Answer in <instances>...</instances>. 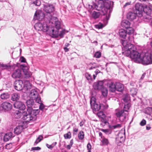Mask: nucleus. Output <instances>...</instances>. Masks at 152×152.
I'll return each instance as SVG.
<instances>
[{"label": "nucleus", "mask_w": 152, "mask_h": 152, "mask_svg": "<svg viewBox=\"0 0 152 152\" xmlns=\"http://www.w3.org/2000/svg\"><path fill=\"white\" fill-rule=\"evenodd\" d=\"M101 121L102 122V124H104V125L105 124H106L107 123V121L106 120V119H105V118H101Z\"/></svg>", "instance_id": "bf43d9fd"}, {"label": "nucleus", "mask_w": 152, "mask_h": 152, "mask_svg": "<svg viewBox=\"0 0 152 152\" xmlns=\"http://www.w3.org/2000/svg\"><path fill=\"white\" fill-rule=\"evenodd\" d=\"M87 147V149L88 150V152H91V146L90 143H89L88 144Z\"/></svg>", "instance_id": "4d7b16f0"}, {"label": "nucleus", "mask_w": 152, "mask_h": 152, "mask_svg": "<svg viewBox=\"0 0 152 152\" xmlns=\"http://www.w3.org/2000/svg\"><path fill=\"white\" fill-rule=\"evenodd\" d=\"M89 66H91V67H90L89 68V70H91L93 69H95L97 67L96 64L95 63H91L89 64Z\"/></svg>", "instance_id": "79ce46f5"}, {"label": "nucleus", "mask_w": 152, "mask_h": 152, "mask_svg": "<svg viewBox=\"0 0 152 152\" xmlns=\"http://www.w3.org/2000/svg\"><path fill=\"white\" fill-rule=\"evenodd\" d=\"M100 90H101L102 95L104 97H106L107 94V89L103 87V88L102 89H100Z\"/></svg>", "instance_id": "473e14b6"}, {"label": "nucleus", "mask_w": 152, "mask_h": 152, "mask_svg": "<svg viewBox=\"0 0 152 152\" xmlns=\"http://www.w3.org/2000/svg\"><path fill=\"white\" fill-rule=\"evenodd\" d=\"M65 31L64 30H62L60 31L59 30H58V36H60L61 37H62L65 34Z\"/></svg>", "instance_id": "a18cd8bd"}, {"label": "nucleus", "mask_w": 152, "mask_h": 152, "mask_svg": "<svg viewBox=\"0 0 152 152\" xmlns=\"http://www.w3.org/2000/svg\"><path fill=\"white\" fill-rule=\"evenodd\" d=\"M23 129V127L22 126H17L14 129V133L17 135L20 134Z\"/></svg>", "instance_id": "a878e982"}, {"label": "nucleus", "mask_w": 152, "mask_h": 152, "mask_svg": "<svg viewBox=\"0 0 152 152\" xmlns=\"http://www.w3.org/2000/svg\"><path fill=\"white\" fill-rule=\"evenodd\" d=\"M53 23H50L48 20V24L47 26V30L46 32L53 37H58V30L61 29V23L56 17L52 18Z\"/></svg>", "instance_id": "f03ea898"}, {"label": "nucleus", "mask_w": 152, "mask_h": 152, "mask_svg": "<svg viewBox=\"0 0 152 152\" xmlns=\"http://www.w3.org/2000/svg\"><path fill=\"white\" fill-rule=\"evenodd\" d=\"M102 131L104 133H107L109 132V130L108 129H102Z\"/></svg>", "instance_id": "338daca9"}, {"label": "nucleus", "mask_w": 152, "mask_h": 152, "mask_svg": "<svg viewBox=\"0 0 152 152\" xmlns=\"http://www.w3.org/2000/svg\"><path fill=\"white\" fill-rule=\"evenodd\" d=\"M1 98L3 99H7L10 96V95L8 93H4L1 95Z\"/></svg>", "instance_id": "2f4dec72"}, {"label": "nucleus", "mask_w": 152, "mask_h": 152, "mask_svg": "<svg viewBox=\"0 0 152 152\" xmlns=\"http://www.w3.org/2000/svg\"><path fill=\"white\" fill-rule=\"evenodd\" d=\"M84 137V133L83 131H80L78 134V138L80 140H83Z\"/></svg>", "instance_id": "72a5a7b5"}, {"label": "nucleus", "mask_w": 152, "mask_h": 152, "mask_svg": "<svg viewBox=\"0 0 152 152\" xmlns=\"http://www.w3.org/2000/svg\"><path fill=\"white\" fill-rule=\"evenodd\" d=\"M14 106L15 107L21 110H24L26 108V106L24 104L20 101L15 102L14 104Z\"/></svg>", "instance_id": "dca6fc26"}, {"label": "nucleus", "mask_w": 152, "mask_h": 152, "mask_svg": "<svg viewBox=\"0 0 152 152\" xmlns=\"http://www.w3.org/2000/svg\"><path fill=\"white\" fill-rule=\"evenodd\" d=\"M34 4L37 6H39L41 4V2L39 0H36L34 2Z\"/></svg>", "instance_id": "6e6d98bb"}, {"label": "nucleus", "mask_w": 152, "mask_h": 152, "mask_svg": "<svg viewBox=\"0 0 152 152\" xmlns=\"http://www.w3.org/2000/svg\"><path fill=\"white\" fill-rule=\"evenodd\" d=\"M31 111L26 110L23 113V119L26 122L35 121L31 116V115L30 113Z\"/></svg>", "instance_id": "1a4fd4ad"}, {"label": "nucleus", "mask_w": 152, "mask_h": 152, "mask_svg": "<svg viewBox=\"0 0 152 152\" xmlns=\"http://www.w3.org/2000/svg\"><path fill=\"white\" fill-rule=\"evenodd\" d=\"M143 11H144V7L143 5L139 3H136L135 6L134 12L137 14V16L141 17Z\"/></svg>", "instance_id": "423d86ee"}, {"label": "nucleus", "mask_w": 152, "mask_h": 152, "mask_svg": "<svg viewBox=\"0 0 152 152\" xmlns=\"http://www.w3.org/2000/svg\"><path fill=\"white\" fill-rule=\"evenodd\" d=\"M45 107V106L42 103H40L39 105V108L40 110H43L44 108Z\"/></svg>", "instance_id": "680f3d73"}, {"label": "nucleus", "mask_w": 152, "mask_h": 152, "mask_svg": "<svg viewBox=\"0 0 152 152\" xmlns=\"http://www.w3.org/2000/svg\"><path fill=\"white\" fill-rule=\"evenodd\" d=\"M20 68H22L24 75V77L28 78L31 77L32 75L31 73L28 71V68L26 66L23 65H20Z\"/></svg>", "instance_id": "f8f14e48"}, {"label": "nucleus", "mask_w": 152, "mask_h": 152, "mask_svg": "<svg viewBox=\"0 0 152 152\" xmlns=\"http://www.w3.org/2000/svg\"><path fill=\"white\" fill-rule=\"evenodd\" d=\"M39 95L38 92L35 89H32L29 94V97L30 98L34 99L37 97Z\"/></svg>", "instance_id": "4be33fe9"}, {"label": "nucleus", "mask_w": 152, "mask_h": 152, "mask_svg": "<svg viewBox=\"0 0 152 152\" xmlns=\"http://www.w3.org/2000/svg\"><path fill=\"white\" fill-rule=\"evenodd\" d=\"M99 15V12H96L95 11H94L92 14V17L95 19L98 18Z\"/></svg>", "instance_id": "c9c22d12"}, {"label": "nucleus", "mask_w": 152, "mask_h": 152, "mask_svg": "<svg viewBox=\"0 0 152 152\" xmlns=\"http://www.w3.org/2000/svg\"><path fill=\"white\" fill-rule=\"evenodd\" d=\"M105 82L106 83L107 86L109 87L110 91L113 92L115 91L116 90L115 84H114L111 80L105 81Z\"/></svg>", "instance_id": "4468645a"}, {"label": "nucleus", "mask_w": 152, "mask_h": 152, "mask_svg": "<svg viewBox=\"0 0 152 152\" xmlns=\"http://www.w3.org/2000/svg\"><path fill=\"white\" fill-rule=\"evenodd\" d=\"M95 98L92 97L90 101V104L93 111H99L101 108V104L99 102H96Z\"/></svg>", "instance_id": "6e6552de"}, {"label": "nucleus", "mask_w": 152, "mask_h": 152, "mask_svg": "<svg viewBox=\"0 0 152 152\" xmlns=\"http://www.w3.org/2000/svg\"><path fill=\"white\" fill-rule=\"evenodd\" d=\"M31 113H30L33 118L35 121L37 119V115H38L39 112V110L38 109L33 110V108L31 111Z\"/></svg>", "instance_id": "393cba45"}, {"label": "nucleus", "mask_w": 152, "mask_h": 152, "mask_svg": "<svg viewBox=\"0 0 152 152\" xmlns=\"http://www.w3.org/2000/svg\"><path fill=\"white\" fill-rule=\"evenodd\" d=\"M97 115L99 118H105L106 117V115L104 113L101 111L97 113Z\"/></svg>", "instance_id": "4c0bfd02"}, {"label": "nucleus", "mask_w": 152, "mask_h": 152, "mask_svg": "<svg viewBox=\"0 0 152 152\" xmlns=\"http://www.w3.org/2000/svg\"><path fill=\"white\" fill-rule=\"evenodd\" d=\"M103 25H97L96 26V27L99 29H100L102 28Z\"/></svg>", "instance_id": "69168bd1"}, {"label": "nucleus", "mask_w": 152, "mask_h": 152, "mask_svg": "<svg viewBox=\"0 0 152 152\" xmlns=\"http://www.w3.org/2000/svg\"><path fill=\"white\" fill-rule=\"evenodd\" d=\"M22 76V70L20 69L15 70L12 75V77L15 79L19 78Z\"/></svg>", "instance_id": "2eb2a0df"}, {"label": "nucleus", "mask_w": 152, "mask_h": 152, "mask_svg": "<svg viewBox=\"0 0 152 152\" xmlns=\"http://www.w3.org/2000/svg\"><path fill=\"white\" fill-rule=\"evenodd\" d=\"M121 127V124H118L116 125L112 126H109V128L112 129H114L117 128H120Z\"/></svg>", "instance_id": "58836bf2"}, {"label": "nucleus", "mask_w": 152, "mask_h": 152, "mask_svg": "<svg viewBox=\"0 0 152 152\" xmlns=\"http://www.w3.org/2000/svg\"><path fill=\"white\" fill-rule=\"evenodd\" d=\"M104 82L103 81H99L94 83L93 86L95 90H100L103 88Z\"/></svg>", "instance_id": "f3484780"}, {"label": "nucleus", "mask_w": 152, "mask_h": 152, "mask_svg": "<svg viewBox=\"0 0 152 152\" xmlns=\"http://www.w3.org/2000/svg\"><path fill=\"white\" fill-rule=\"evenodd\" d=\"M117 140L118 141H119L120 143H122L124 141V138L123 136H121L118 137Z\"/></svg>", "instance_id": "3c124183"}, {"label": "nucleus", "mask_w": 152, "mask_h": 152, "mask_svg": "<svg viewBox=\"0 0 152 152\" xmlns=\"http://www.w3.org/2000/svg\"><path fill=\"white\" fill-rule=\"evenodd\" d=\"M21 115V113L19 111H16L14 114V117L16 118H20Z\"/></svg>", "instance_id": "f704fd0d"}, {"label": "nucleus", "mask_w": 152, "mask_h": 152, "mask_svg": "<svg viewBox=\"0 0 152 152\" xmlns=\"http://www.w3.org/2000/svg\"><path fill=\"white\" fill-rule=\"evenodd\" d=\"M96 3H92L91 4H88L89 8L91 9H95Z\"/></svg>", "instance_id": "09e8293b"}, {"label": "nucleus", "mask_w": 152, "mask_h": 152, "mask_svg": "<svg viewBox=\"0 0 152 152\" xmlns=\"http://www.w3.org/2000/svg\"><path fill=\"white\" fill-rule=\"evenodd\" d=\"M48 24L45 23L39 22L35 24L34 27L38 31H42L45 32L47 30Z\"/></svg>", "instance_id": "0eeeda50"}, {"label": "nucleus", "mask_w": 152, "mask_h": 152, "mask_svg": "<svg viewBox=\"0 0 152 152\" xmlns=\"http://www.w3.org/2000/svg\"><path fill=\"white\" fill-rule=\"evenodd\" d=\"M23 86V89L27 90L31 88V85L28 81L26 80L24 81Z\"/></svg>", "instance_id": "5701e85b"}, {"label": "nucleus", "mask_w": 152, "mask_h": 152, "mask_svg": "<svg viewBox=\"0 0 152 152\" xmlns=\"http://www.w3.org/2000/svg\"><path fill=\"white\" fill-rule=\"evenodd\" d=\"M137 16V15L136 14V12H130L127 14V18L130 20H132L136 18Z\"/></svg>", "instance_id": "aec40b11"}, {"label": "nucleus", "mask_w": 152, "mask_h": 152, "mask_svg": "<svg viewBox=\"0 0 152 152\" xmlns=\"http://www.w3.org/2000/svg\"><path fill=\"white\" fill-rule=\"evenodd\" d=\"M26 104L27 106L26 110L31 111L33 107H34V99H32L27 100L26 102Z\"/></svg>", "instance_id": "a211bd4d"}, {"label": "nucleus", "mask_w": 152, "mask_h": 152, "mask_svg": "<svg viewBox=\"0 0 152 152\" xmlns=\"http://www.w3.org/2000/svg\"><path fill=\"white\" fill-rule=\"evenodd\" d=\"M35 100V101L36 102L40 104L41 103V98L40 96H39V95L36 98H34V100Z\"/></svg>", "instance_id": "8fccbe9b"}, {"label": "nucleus", "mask_w": 152, "mask_h": 152, "mask_svg": "<svg viewBox=\"0 0 152 152\" xmlns=\"http://www.w3.org/2000/svg\"><path fill=\"white\" fill-rule=\"evenodd\" d=\"M104 1L100 0L98 1L97 3L96 4L95 9L100 11V14L103 15L104 14Z\"/></svg>", "instance_id": "9b49d317"}, {"label": "nucleus", "mask_w": 152, "mask_h": 152, "mask_svg": "<svg viewBox=\"0 0 152 152\" xmlns=\"http://www.w3.org/2000/svg\"><path fill=\"white\" fill-rule=\"evenodd\" d=\"M6 148L7 149H9L11 148L12 147V143H10L7 144L5 146Z\"/></svg>", "instance_id": "5fc2aeb1"}, {"label": "nucleus", "mask_w": 152, "mask_h": 152, "mask_svg": "<svg viewBox=\"0 0 152 152\" xmlns=\"http://www.w3.org/2000/svg\"><path fill=\"white\" fill-rule=\"evenodd\" d=\"M119 33L120 36L123 39L125 38L127 34L126 30L123 29L119 30Z\"/></svg>", "instance_id": "bb28decb"}, {"label": "nucleus", "mask_w": 152, "mask_h": 152, "mask_svg": "<svg viewBox=\"0 0 152 152\" xmlns=\"http://www.w3.org/2000/svg\"><path fill=\"white\" fill-rule=\"evenodd\" d=\"M100 72V71L98 69H96L95 72V73L96 75H97Z\"/></svg>", "instance_id": "774afa93"}, {"label": "nucleus", "mask_w": 152, "mask_h": 152, "mask_svg": "<svg viewBox=\"0 0 152 152\" xmlns=\"http://www.w3.org/2000/svg\"><path fill=\"white\" fill-rule=\"evenodd\" d=\"M130 22L127 20H123L121 23V26L123 28H129L130 26Z\"/></svg>", "instance_id": "b1692460"}, {"label": "nucleus", "mask_w": 152, "mask_h": 152, "mask_svg": "<svg viewBox=\"0 0 152 152\" xmlns=\"http://www.w3.org/2000/svg\"><path fill=\"white\" fill-rule=\"evenodd\" d=\"M116 90L119 91H122L124 89V86L122 84L119 83H115Z\"/></svg>", "instance_id": "cd10ccee"}, {"label": "nucleus", "mask_w": 152, "mask_h": 152, "mask_svg": "<svg viewBox=\"0 0 152 152\" xmlns=\"http://www.w3.org/2000/svg\"><path fill=\"white\" fill-rule=\"evenodd\" d=\"M43 137L41 135L39 136L35 142V144L36 145L42 139Z\"/></svg>", "instance_id": "c03bdc74"}, {"label": "nucleus", "mask_w": 152, "mask_h": 152, "mask_svg": "<svg viewBox=\"0 0 152 152\" xmlns=\"http://www.w3.org/2000/svg\"><path fill=\"white\" fill-rule=\"evenodd\" d=\"M128 112H126L124 110H121L116 112L115 115L118 119L121 122H124L128 119Z\"/></svg>", "instance_id": "39448f33"}, {"label": "nucleus", "mask_w": 152, "mask_h": 152, "mask_svg": "<svg viewBox=\"0 0 152 152\" xmlns=\"http://www.w3.org/2000/svg\"><path fill=\"white\" fill-rule=\"evenodd\" d=\"M102 145L103 146L107 145L109 144V142L108 139L103 137L101 140Z\"/></svg>", "instance_id": "c756f323"}, {"label": "nucleus", "mask_w": 152, "mask_h": 152, "mask_svg": "<svg viewBox=\"0 0 152 152\" xmlns=\"http://www.w3.org/2000/svg\"><path fill=\"white\" fill-rule=\"evenodd\" d=\"M123 99L124 102H126L130 100V98L128 96V95H126Z\"/></svg>", "instance_id": "603ef678"}, {"label": "nucleus", "mask_w": 152, "mask_h": 152, "mask_svg": "<svg viewBox=\"0 0 152 152\" xmlns=\"http://www.w3.org/2000/svg\"><path fill=\"white\" fill-rule=\"evenodd\" d=\"M8 66L6 64L0 63V68H2V69H6L8 68Z\"/></svg>", "instance_id": "864d4df0"}, {"label": "nucleus", "mask_w": 152, "mask_h": 152, "mask_svg": "<svg viewBox=\"0 0 152 152\" xmlns=\"http://www.w3.org/2000/svg\"><path fill=\"white\" fill-rule=\"evenodd\" d=\"M85 77L89 81H91L92 80V78L90 74L88 73L85 74Z\"/></svg>", "instance_id": "a19ab883"}, {"label": "nucleus", "mask_w": 152, "mask_h": 152, "mask_svg": "<svg viewBox=\"0 0 152 152\" xmlns=\"http://www.w3.org/2000/svg\"><path fill=\"white\" fill-rule=\"evenodd\" d=\"M23 82L21 80H16L14 83V88L18 91H20L23 88Z\"/></svg>", "instance_id": "ddd939ff"}, {"label": "nucleus", "mask_w": 152, "mask_h": 152, "mask_svg": "<svg viewBox=\"0 0 152 152\" xmlns=\"http://www.w3.org/2000/svg\"><path fill=\"white\" fill-rule=\"evenodd\" d=\"M123 48V54L126 56H129L132 59H134V61L139 63L142 54H140L136 50L133 45L130 43H127L126 40H123L122 43Z\"/></svg>", "instance_id": "f257e3e1"}, {"label": "nucleus", "mask_w": 152, "mask_h": 152, "mask_svg": "<svg viewBox=\"0 0 152 152\" xmlns=\"http://www.w3.org/2000/svg\"><path fill=\"white\" fill-rule=\"evenodd\" d=\"M14 136L13 135L12 133V132H9L6 134L4 137V141L7 142L9 141L13 138Z\"/></svg>", "instance_id": "412c9836"}, {"label": "nucleus", "mask_w": 152, "mask_h": 152, "mask_svg": "<svg viewBox=\"0 0 152 152\" xmlns=\"http://www.w3.org/2000/svg\"><path fill=\"white\" fill-rule=\"evenodd\" d=\"M73 131L74 132H77L78 131V128H77L76 127H74L73 128Z\"/></svg>", "instance_id": "0e129e2a"}, {"label": "nucleus", "mask_w": 152, "mask_h": 152, "mask_svg": "<svg viewBox=\"0 0 152 152\" xmlns=\"http://www.w3.org/2000/svg\"><path fill=\"white\" fill-rule=\"evenodd\" d=\"M104 12L103 14L104 15H106L105 19L107 21L109 19L110 12L111 4L110 1H104Z\"/></svg>", "instance_id": "20e7f679"}, {"label": "nucleus", "mask_w": 152, "mask_h": 152, "mask_svg": "<svg viewBox=\"0 0 152 152\" xmlns=\"http://www.w3.org/2000/svg\"><path fill=\"white\" fill-rule=\"evenodd\" d=\"M64 137L65 139H70L71 137V133L70 132H68L67 133L64 135Z\"/></svg>", "instance_id": "37998d69"}, {"label": "nucleus", "mask_w": 152, "mask_h": 152, "mask_svg": "<svg viewBox=\"0 0 152 152\" xmlns=\"http://www.w3.org/2000/svg\"><path fill=\"white\" fill-rule=\"evenodd\" d=\"M41 149V148L39 147H33L31 149V151L39 150Z\"/></svg>", "instance_id": "052dcab7"}, {"label": "nucleus", "mask_w": 152, "mask_h": 152, "mask_svg": "<svg viewBox=\"0 0 152 152\" xmlns=\"http://www.w3.org/2000/svg\"><path fill=\"white\" fill-rule=\"evenodd\" d=\"M44 10L46 12V14L45 15V18H47L48 20H49L50 23H53V21H52V18L55 17L52 16V15L53 14V12L54 11V6L49 4H47L44 5Z\"/></svg>", "instance_id": "7ed1b4c3"}, {"label": "nucleus", "mask_w": 152, "mask_h": 152, "mask_svg": "<svg viewBox=\"0 0 152 152\" xmlns=\"http://www.w3.org/2000/svg\"><path fill=\"white\" fill-rule=\"evenodd\" d=\"M101 53L100 52L97 51L95 53L94 55V57L97 58H99L101 56Z\"/></svg>", "instance_id": "de8ad7c7"}, {"label": "nucleus", "mask_w": 152, "mask_h": 152, "mask_svg": "<svg viewBox=\"0 0 152 152\" xmlns=\"http://www.w3.org/2000/svg\"><path fill=\"white\" fill-rule=\"evenodd\" d=\"M130 104H125L124 106V111L126 112H128V110L129 109L130 107Z\"/></svg>", "instance_id": "ea45409f"}, {"label": "nucleus", "mask_w": 152, "mask_h": 152, "mask_svg": "<svg viewBox=\"0 0 152 152\" xmlns=\"http://www.w3.org/2000/svg\"><path fill=\"white\" fill-rule=\"evenodd\" d=\"M20 97V95L16 93H14L12 95L11 99L13 101L18 100Z\"/></svg>", "instance_id": "c85d7f7f"}, {"label": "nucleus", "mask_w": 152, "mask_h": 152, "mask_svg": "<svg viewBox=\"0 0 152 152\" xmlns=\"http://www.w3.org/2000/svg\"><path fill=\"white\" fill-rule=\"evenodd\" d=\"M146 121L144 119H143L140 122V124L141 126H144L146 124Z\"/></svg>", "instance_id": "13d9d810"}, {"label": "nucleus", "mask_w": 152, "mask_h": 152, "mask_svg": "<svg viewBox=\"0 0 152 152\" xmlns=\"http://www.w3.org/2000/svg\"><path fill=\"white\" fill-rule=\"evenodd\" d=\"M40 15V14L36 12L35 13L34 20H40L42 18V16H41Z\"/></svg>", "instance_id": "7c9ffc66"}, {"label": "nucleus", "mask_w": 152, "mask_h": 152, "mask_svg": "<svg viewBox=\"0 0 152 152\" xmlns=\"http://www.w3.org/2000/svg\"><path fill=\"white\" fill-rule=\"evenodd\" d=\"M140 61L139 63H141L143 65H147L152 64V61L149 55L146 54L144 56L142 55L140 58Z\"/></svg>", "instance_id": "9d476101"}, {"label": "nucleus", "mask_w": 152, "mask_h": 152, "mask_svg": "<svg viewBox=\"0 0 152 152\" xmlns=\"http://www.w3.org/2000/svg\"><path fill=\"white\" fill-rule=\"evenodd\" d=\"M20 61L21 62H26V59L23 57H21L20 58Z\"/></svg>", "instance_id": "e2e57ef3"}, {"label": "nucleus", "mask_w": 152, "mask_h": 152, "mask_svg": "<svg viewBox=\"0 0 152 152\" xmlns=\"http://www.w3.org/2000/svg\"><path fill=\"white\" fill-rule=\"evenodd\" d=\"M1 106L3 109L7 111L11 110L12 108V105L10 103L7 102L3 103Z\"/></svg>", "instance_id": "6ab92c4d"}, {"label": "nucleus", "mask_w": 152, "mask_h": 152, "mask_svg": "<svg viewBox=\"0 0 152 152\" xmlns=\"http://www.w3.org/2000/svg\"><path fill=\"white\" fill-rule=\"evenodd\" d=\"M145 113L148 114H151L152 113V108H147L145 110Z\"/></svg>", "instance_id": "49530a36"}, {"label": "nucleus", "mask_w": 152, "mask_h": 152, "mask_svg": "<svg viewBox=\"0 0 152 152\" xmlns=\"http://www.w3.org/2000/svg\"><path fill=\"white\" fill-rule=\"evenodd\" d=\"M127 28V29L126 30L127 34H128L130 35L133 33L134 30L133 28L129 27Z\"/></svg>", "instance_id": "e433bc0d"}]
</instances>
